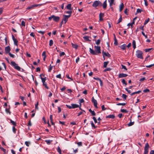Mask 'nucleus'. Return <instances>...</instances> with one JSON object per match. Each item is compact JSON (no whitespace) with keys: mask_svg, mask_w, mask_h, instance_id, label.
Listing matches in <instances>:
<instances>
[{"mask_svg":"<svg viewBox=\"0 0 154 154\" xmlns=\"http://www.w3.org/2000/svg\"><path fill=\"white\" fill-rule=\"evenodd\" d=\"M102 53L103 57H104L105 56H107L108 57H111L110 54H109L108 52L106 53L104 52V51H103Z\"/></svg>","mask_w":154,"mask_h":154,"instance_id":"1a4fd4ad","label":"nucleus"},{"mask_svg":"<svg viewBox=\"0 0 154 154\" xmlns=\"http://www.w3.org/2000/svg\"><path fill=\"white\" fill-rule=\"evenodd\" d=\"M102 4L99 1H95L93 3L92 6L95 8L99 6H101Z\"/></svg>","mask_w":154,"mask_h":154,"instance_id":"7ed1b4c3","label":"nucleus"},{"mask_svg":"<svg viewBox=\"0 0 154 154\" xmlns=\"http://www.w3.org/2000/svg\"><path fill=\"white\" fill-rule=\"evenodd\" d=\"M91 125L92 128H93L94 129H95L97 128L96 126H95L94 124V123L92 121L91 122Z\"/></svg>","mask_w":154,"mask_h":154,"instance_id":"2f4dec72","label":"nucleus"},{"mask_svg":"<svg viewBox=\"0 0 154 154\" xmlns=\"http://www.w3.org/2000/svg\"><path fill=\"white\" fill-rule=\"evenodd\" d=\"M48 20L51 21L53 19V21L56 22H58L60 20V18L59 17L56 16L54 15H51L48 18Z\"/></svg>","mask_w":154,"mask_h":154,"instance_id":"f03ea898","label":"nucleus"},{"mask_svg":"<svg viewBox=\"0 0 154 154\" xmlns=\"http://www.w3.org/2000/svg\"><path fill=\"white\" fill-rule=\"evenodd\" d=\"M126 104L125 103H118L116 104L117 105L120 106V105H122V106H125Z\"/></svg>","mask_w":154,"mask_h":154,"instance_id":"a18cd8bd","label":"nucleus"},{"mask_svg":"<svg viewBox=\"0 0 154 154\" xmlns=\"http://www.w3.org/2000/svg\"><path fill=\"white\" fill-rule=\"evenodd\" d=\"M124 7V5L123 3H122L119 6V11H121L123 9Z\"/></svg>","mask_w":154,"mask_h":154,"instance_id":"412c9836","label":"nucleus"},{"mask_svg":"<svg viewBox=\"0 0 154 154\" xmlns=\"http://www.w3.org/2000/svg\"><path fill=\"white\" fill-rule=\"evenodd\" d=\"M134 122H131H131L128 124V126H131L133 125L134 124Z\"/></svg>","mask_w":154,"mask_h":154,"instance_id":"7c9ffc66","label":"nucleus"},{"mask_svg":"<svg viewBox=\"0 0 154 154\" xmlns=\"http://www.w3.org/2000/svg\"><path fill=\"white\" fill-rule=\"evenodd\" d=\"M122 82L123 84H125L126 85H127V84L125 80L124 79H122Z\"/></svg>","mask_w":154,"mask_h":154,"instance_id":"79ce46f5","label":"nucleus"},{"mask_svg":"<svg viewBox=\"0 0 154 154\" xmlns=\"http://www.w3.org/2000/svg\"><path fill=\"white\" fill-rule=\"evenodd\" d=\"M141 91H136V92H133L130 95L131 96H132L135 94H139L140 93H141Z\"/></svg>","mask_w":154,"mask_h":154,"instance_id":"b1692460","label":"nucleus"},{"mask_svg":"<svg viewBox=\"0 0 154 154\" xmlns=\"http://www.w3.org/2000/svg\"><path fill=\"white\" fill-rule=\"evenodd\" d=\"M56 77L57 78H58L60 79H61V75L60 74H59L58 75H57Z\"/></svg>","mask_w":154,"mask_h":154,"instance_id":"680f3d73","label":"nucleus"},{"mask_svg":"<svg viewBox=\"0 0 154 154\" xmlns=\"http://www.w3.org/2000/svg\"><path fill=\"white\" fill-rule=\"evenodd\" d=\"M71 45H72V48H75V49H77L78 48V45L76 44H74L73 43H72Z\"/></svg>","mask_w":154,"mask_h":154,"instance_id":"5701e85b","label":"nucleus"},{"mask_svg":"<svg viewBox=\"0 0 154 154\" xmlns=\"http://www.w3.org/2000/svg\"><path fill=\"white\" fill-rule=\"evenodd\" d=\"M38 32L39 33L41 34L42 35H43L45 32V31H38Z\"/></svg>","mask_w":154,"mask_h":154,"instance_id":"603ef678","label":"nucleus"},{"mask_svg":"<svg viewBox=\"0 0 154 154\" xmlns=\"http://www.w3.org/2000/svg\"><path fill=\"white\" fill-rule=\"evenodd\" d=\"M11 64L12 66H14V68L18 71H20V66H18L14 62L11 61Z\"/></svg>","mask_w":154,"mask_h":154,"instance_id":"39448f33","label":"nucleus"},{"mask_svg":"<svg viewBox=\"0 0 154 154\" xmlns=\"http://www.w3.org/2000/svg\"><path fill=\"white\" fill-rule=\"evenodd\" d=\"M122 15H120V17L119 18V21L117 23V24H119V23L120 22H121L122 21Z\"/></svg>","mask_w":154,"mask_h":154,"instance_id":"a19ab883","label":"nucleus"},{"mask_svg":"<svg viewBox=\"0 0 154 154\" xmlns=\"http://www.w3.org/2000/svg\"><path fill=\"white\" fill-rule=\"evenodd\" d=\"M102 5L103 6V8L104 9H105L107 7L106 0L103 2Z\"/></svg>","mask_w":154,"mask_h":154,"instance_id":"dca6fc26","label":"nucleus"},{"mask_svg":"<svg viewBox=\"0 0 154 154\" xmlns=\"http://www.w3.org/2000/svg\"><path fill=\"white\" fill-rule=\"evenodd\" d=\"M90 113L92 116H95L96 115V113L94 111H92Z\"/></svg>","mask_w":154,"mask_h":154,"instance_id":"864d4df0","label":"nucleus"},{"mask_svg":"<svg viewBox=\"0 0 154 154\" xmlns=\"http://www.w3.org/2000/svg\"><path fill=\"white\" fill-rule=\"evenodd\" d=\"M142 34L146 38H148L147 35H145L144 33L143 32H142Z\"/></svg>","mask_w":154,"mask_h":154,"instance_id":"0e129e2a","label":"nucleus"},{"mask_svg":"<svg viewBox=\"0 0 154 154\" xmlns=\"http://www.w3.org/2000/svg\"><path fill=\"white\" fill-rule=\"evenodd\" d=\"M25 144L27 146H29L30 144V143L29 142L26 141L25 142Z\"/></svg>","mask_w":154,"mask_h":154,"instance_id":"ea45409f","label":"nucleus"},{"mask_svg":"<svg viewBox=\"0 0 154 154\" xmlns=\"http://www.w3.org/2000/svg\"><path fill=\"white\" fill-rule=\"evenodd\" d=\"M42 74H40V78L42 80V83H45V81L46 80V77H45L44 78H42L41 76Z\"/></svg>","mask_w":154,"mask_h":154,"instance_id":"6ab92c4d","label":"nucleus"},{"mask_svg":"<svg viewBox=\"0 0 154 154\" xmlns=\"http://www.w3.org/2000/svg\"><path fill=\"white\" fill-rule=\"evenodd\" d=\"M109 63V62L108 61H106V62H104L103 63V67L104 68L106 67L107 66Z\"/></svg>","mask_w":154,"mask_h":154,"instance_id":"bb28decb","label":"nucleus"},{"mask_svg":"<svg viewBox=\"0 0 154 154\" xmlns=\"http://www.w3.org/2000/svg\"><path fill=\"white\" fill-rule=\"evenodd\" d=\"M143 54L142 51L140 50H137L136 52V55L138 58L143 59L142 56Z\"/></svg>","mask_w":154,"mask_h":154,"instance_id":"20e7f679","label":"nucleus"},{"mask_svg":"<svg viewBox=\"0 0 154 154\" xmlns=\"http://www.w3.org/2000/svg\"><path fill=\"white\" fill-rule=\"evenodd\" d=\"M126 45L125 44H123V45L119 46L121 49L125 50L126 49Z\"/></svg>","mask_w":154,"mask_h":154,"instance_id":"2eb2a0df","label":"nucleus"},{"mask_svg":"<svg viewBox=\"0 0 154 154\" xmlns=\"http://www.w3.org/2000/svg\"><path fill=\"white\" fill-rule=\"evenodd\" d=\"M53 44V42L52 40H50L49 41V45L50 46H52Z\"/></svg>","mask_w":154,"mask_h":154,"instance_id":"c9c22d12","label":"nucleus"},{"mask_svg":"<svg viewBox=\"0 0 154 154\" xmlns=\"http://www.w3.org/2000/svg\"><path fill=\"white\" fill-rule=\"evenodd\" d=\"M100 39H98L97 40V42H96V44L97 45H98L100 44Z\"/></svg>","mask_w":154,"mask_h":154,"instance_id":"3c124183","label":"nucleus"},{"mask_svg":"<svg viewBox=\"0 0 154 154\" xmlns=\"http://www.w3.org/2000/svg\"><path fill=\"white\" fill-rule=\"evenodd\" d=\"M77 144H78L79 146H82V143L81 142H78L77 143Z\"/></svg>","mask_w":154,"mask_h":154,"instance_id":"5fc2aeb1","label":"nucleus"},{"mask_svg":"<svg viewBox=\"0 0 154 154\" xmlns=\"http://www.w3.org/2000/svg\"><path fill=\"white\" fill-rule=\"evenodd\" d=\"M93 119L94 121V122L95 123H97V120L96 118L95 117H93Z\"/></svg>","mask_w":154,"mask_h":154,"instance_id":"13d9d810","label":"nucleus"},{"mask_svg":"<svg viewBox=\"0 0 154 154\" xmlns=\"http://www.w3.org/2000/svg\"><path fill=\"white\" fill-rule=\"evenodd\" d=\"M79 102L80 104V106H81V103H83L84 102V100L83 99H81L79 100Z\"/></svg>","mask_w":154,"mask_h":154,"instance_id":"e433bc0d","label":"nucleus"},{"mask_svg":"<svg viewBox=\"0 0 154 154\" xmlns=\"http://www.w3.org/2000/svg\"><path fill=\"white\" fill-rule=\"evenodd\" d=\"M128 76V75L123 73H120L119 75V78H122L126 77Z\"/></svg>","mask_w":154,"mask_h":154,"instance_id":"ddd939ff","label":"nucleus"},{"mask_svg":"<svg viewBox=\"0 0 154 154\" xmlns=\"http://www.w3.org/2000/svg\"><path fill=\"white\" fill-rule=\"evenodd\" d=\"M121 112H122L127 113L128 111L126 110L125 109H123L121 110Z\"/></svg>","mask_w":154,"mask_h":154,"instance_id":"37998d69","label":"nucleus"},{"mask_svg":"<svg viewBox=\"0 0 154 154\" xmlns=\"http://www.w3.org/2000/svg\"><path fill=\"white\" fill-rule=\"evenodd\" d=\"M71 105L72 106V109H75L79 107V105L77 104H72Z\"/></svg>","mask_w":154,"mask_h":154,"instance_id":"a211bd4d","label":"nucleus"},{"mask_svg":"<svg viewBox=\"0 0 154 154\" xmlns=\"http://www.w3.org/2000/svg\"><path fill=\"white\" fill-rule=\"evenodd\" d=\"M142 11V10L141 9H140L139 8H138L137 9V12L136 14H137L139 13H141V12Z\"/></svg>","mask_w":154,"mask_h":154,"instance_id":"473e14b6","label":"nucleus"},{"mask_svg":"<svg viewBox=\"0 0 154 154\" xmlns=\"http://www.w3.org/2000/svg\"><path fill=\"white\" fill-rule=\"evenodd\" d=\"M101 108L103 111H104L106 109L105 108L104 105H103L102 106Z\"/></svg>","mask_w":154,"mask_h":154,"instance_id":"052dcab7","label":"nucleus"},{"mask_svg":"<svg viewBox=\"0 0 154 154\" xmlns=\"http://www.w3.org/2000/svg\"><path fill=\"white\" fill-rule=\"evenodd\" d=\"M149 20H150V19H149V18H148V19L147 20H145V22H144V25H146L149 21Z\"/></svg>","mask_w":154,"mask_h":154,"instance_id":"4c0bfd02","label":"nucleus"},{"mask_svg":"<svg viewBox=\"0 0 154 154\" xmlns=\"http://www.w3.org/2000/svg\"><path fill=\"white\" fill-rule=\"evenodd\" d=\"M10 123H11L13 125H14V126H16L17 124L16 122L13 121L11 119H10Z\"/></svg>","mask_w":154,"mask_h":154,"instance_id":"393cba45","label":"nucleus"},{"mask_svg":"<svg viewBox=\"0 0 154 154\" xmlns=\"http://www.w3.org/2000/svg\"><path fill=\"white\" fill-rule=\"evenodd\" d=\"M115 116L114 115H110L106 116V118H111L114 119L115 118Z\"/></svg>","mask_w":154,"mask_h":154,"instance_id":"4468645a","label":"nucleus"},{"mask_svg":"<svg viewBox=\"0 0 154 154\" xmlns=\"http://www.w3.org/2000/svg\"><path fill=\"white\" fill-rule=\"evenodd\" d=\"M152 48H150L148 49H145V51L146 52H149L150 50L152 49Z\"/></svg>","mask_w":154,"mask_h":154,"instance_id":"8fccbe9b","label":"nucleus"},{"mask_svg":"<svg viewBox=\"0 0 154 154\" xmlns=\"http://www.w3.org/2000/svg\"><path fill=\"white\" fill-rule=\"evenodd\" d=\"M57 151V152L60 153V154H61L62 151L60 147L59 146L58 147Z\"/></svg>","mask_w":154,"mask_h":154,"instance_id":"72a5a7b5","label":"nucleus"},{"mask_svg":"<svg viewBox=\"0 0 154 154\" xmlns=\"http://www.w3.org/2000/svg\"><path fill=\"white\" fill-rule=\"evenodd\" d=\"M12 131H13V132L14 133H16V129L15 128V126H13V127H12Z\"/></svg>","mask_w":154,"mask_h":154,"instance_id":"49530a36","label":"nucleus"},{"mask_svg":"<svg viewBox=\"0 0 154 154\" xmlns=\"http://www.w3.org/2000/svg\"><path fill=\"white\" fill-rule=\"evenodd\" d=\"M30 35L33 37H35V35L34 34L33 32H31L30 33Z\"/></svg>","mask_w":154,"mask_h":154,"instance_id":"69168bd1","label":"nucleus"},{"mask_svg":"<svg viewBox=\"0 0 154 154\" xmlns=\"http://www.w3.org/2000/svg\"><path fill=\"white\" fill-rule=\"evenodd\" d=\"M104 16V14L103 13H100L99 15V20L102 21L103 20V17Z\"/></svg>","mask_w":154,"mask_h":154,"instance_id":"9b49d317","label":"nucleus"},{"mask_svg":"<svg viewBox=\"0 0 154 154\" xmlns=\"http://www.w3.org/2000/svg\"><path fill=\"white\" fill-rule=\"evenodd\" d=\"M43 85L45 86V88L47 89H48L49 88V87H48L47 85V84L45 82V83H43Z\"/></svg>","mask_w":154,"mask_h":154,"instance_id":"f704fd0d","label":"nucleus"},{"mask_svg":"<svg viewBox=\"0 0 154 154\" xmlns=\"http://www.w3.org/2000/svg\"><path fill=\"white\" fill-rule=\"evenodd\" d=\"M9 55L12 58H14V55L11 54V53H9Z\"/></svg>","mask_w":154,"mask_h":154,"instance_id":"6e6d98bb","label":"nucleus"},{"mask_svg":"<svg viewBox=\"0 0 154 154\" xmlns=\"http://www.w3.org/2000/svg\"><path fill=\"white\" fill-rule=\"evenodd\" d=\"M11 50L10 47L9 46L5 48V51L7 54L9 53Z\"/></svg>","mask_w":154,"mask_h":154,"instance_id":"f8f14e48","label":"nucleus"},{"mask_svg":"<svg viewBox=\"0 0 154 154\" xmlns=\"http://www.w3.org/2000/svg\"><path fill=\"white\" fill-rule=\"evenodd\" d=\"M94 50L91 48H89V52L91 54L93 55H97L101 53L100 46H94Z\"/></svg>","mask_w":154,"mask_h":154,"instance_id":"f257e3e1","label":"nucleus"},{"mask_svg":"<svg viewBox=\"0 0 154 154\" xmlns=\"http://www.w3.org/2000/svg\"><path fill=\"white\" fill-rule=\"evenodd\" d=\"M70 17V15H64L63 17L62 20V21L64 22V23H66L68 20V18Z\"/></svg>","mask_w":154,"mask_h":154,"instance_id":"0eeeda50","label":"nucleus"},{"mask_svg":"<svg viewBox=\"0 0 154 154\" xmlns=\"http://www.w3.org/2000/svg\"><path fill=\"white\" fill-rule=\"evenodd\" d=\"M53 66L51 65V64L49 66V68L48 69V71L49 72H51V70L52 69Z\"/></svg>","mask_w":154,"mask_h":154,"instance_id":"c03bdc74","label":"nucleus"},{"mask_svg":"<svg viewBox=\"0 0 154 154\" xmlns=\"http://www.w3.org/2000/svg\"><path fill=\"white\" fill-rule=\"evenodd\" d=\"M149 146L148 143H146L144 147V151L143 154H148Z\"/></svg>","mask_w":154,"mask_h":154,"instance_id":"423d86ee","label":"nucleus"},{"mask_svg":"<svg viewBox=\"0 0 154 154\" xmlns=\"http://www.w3.org/2000/svg\"><path fill=\"white\" fill-rule=\"evenodd\" d=\"M71 7V4H69L66 6V9H68V10L71 11L72 10Z\"/></svg>","mask_w":154,"mask_h":154,"instance_id":"4be33fe9","label":"nucleus"},{"mask_svg":"<svg viewBox=\"0 0 154 154\" xmlns=\"http://www.w3.org/2000/svg\"><path fill=\"white\" fill-rule=\"evenodd\" d=\"M0 149L5 153L6 152V149H4L3 147H2Z\"/></svg>","mask_w":154,"mask_h":154,"instance_id":"e2e57ef3","label":"nucleus"},{"mask_svg":"<svg viewBox=\"0 0 154 154\" xmlns=\"http://www.w3.org/2000/svg\"><path fill=\"white\" fill-rule=\"evenodd\" d=\"M154 66V64H151V65H148V66H146V67L147 68H150Z\"/></svg>","mask_w":154,"mask_h":154,"instance_id":"774afa93","label":"nucleus"},{"mask_svg":"<svg viewBox=\"0 0 154 154\" xmlns=\"http://www.w3.org/2000/svg\"><path fill=\"white\" fill-rule=\"evenodd\" d=\"M109 6L110 7H111L112 5H115V3H114V0H110L109 1Z\"/></svg>","mask_w":154,"mask_h":154,"instance_id":"aec40b11","label":"nucleus"},{"mask_svg":"<svg viewBox=\"0 0 154 154\" xmlns=\"http://www.w3.org/2000/svg\"><path fill=\"white\" fill-rule=\"evenodd\" d=\"M5 111L7 113H9V114H10L11 112L10 111V110L9 109L6 108L5 109Z\"/></svg>","mask_w":154,"mask_h":154,"instance_id":"de8ad7c7","label":"nucleus"},{"mask_svg":"<svg viewBox=\"0 0 154 154\" xmlns=\"http://www.w3.org/2000/svg\"><path fill=\"white\" fill-rule=\"evenodd\" d=\"M125 90L128 93L130 94L131 93V90H128V88H125Z\"/></svg>","mask_w":154,"mask_h":154,"instance_id":"4d7b16f0","label":"nucleus"},{"mask_svg":"<svg viewBox=\"0 0 154 154\" xmlns=\"http://www.w3.org/2000/svg\"><path fill=\"white\" fill-rule=\"evenodd\" d=\"M52 141V140H45V142L46 143L48 144L49 145L51 144V142Z\"/></svg>","mask_w":154,"mask_h":154,"instance_id":"c85d7f7f","label":"nucleus"},{"mask_svg":"<svg viewBox=\"0 0 154 154\" xmlns=\"http://www.w3.org/2000/svg\"><path fill=\"white\" fill-rule=\"evenodd\" d=\"M91 101H92V102L93 103L94 105L95 106V107L96 108H97V102L96 100L95 99H94V97H92Z\"/></svg>","mask_w":154,"mask_h":154,"instance_id":"6e6552de","label":"nucleus"},{"mask_svg":"<svg viewBox=\"0 0 154 154\" xmlns=\"http://www.w3.org/2000/svg\"><path fill=\"white\" fill-rule=\"evenodd\" d=\"M132 45L134 49H135L136 48V42L134 40H133V41Z\"/></svg>","mask_w":154,"mask_h":154,"instance_id":"c756f323","label":"nucleus"},{"mask_svg":"<svg viewBox=\"0 0 154 154\" xmlns=\"http://www.w3.org/2000/svg\"><path fill=\"white\" fill-rule=\"evenodd\" d=\"M35 6H34V5H31L30 6H29L28 7L26 8V9H27V10H29V9H32L34 8L35 7Z\"/></svg>","mask_w":154,"mask_h":154,"instance_id":"cd10ccee","label":"nucleus"},{"mask_svg":"<svg viewBox=\"0 0 154 154\" xmlns=\"http://www.w3.org/2000/svg\"><path fill=\"white\" fill-rule=\"evenodd\" d=\"M12 38L13 40L14 41V45L17 46V43L18 42V41L15 38L14 35H12Z\"/></svg>","mask_w":154,"mask_h":154,"instance_id":"9d476101","label":"nucleus"},{"mask_svg":"<svg viewBox=\"0 0 154 154\" xmlns=\"http://www.w3.org/2000/svg\"><path fill=\"white\" fill-rule=\"evenodd\" d=\"M38 102H37L36 104H35V109L38 110Z\"/></svg>","mask_w":154,"mask_h":154,"instance_id":"09e8293b","label":"nucleus"},{"mask_svg":"<svg viewBox=\"0 0 154 154\" xmlns=\"http://www.w3.org/2000/svg\"><path fill=\"white\" fill-rule=\"evenodd\" d=\"M113 35H115V38L114 39V44L115 45H117L118 44L117 40L116 38L115 34L114 33L113 34Z\"/></svg>","mask_w":154,"mask_h":154,"instance_id":"f3484780","label":"nucleus"},{"mask_svg":"<svg viewBox=\"0 0 154 154\" xmlns=\"http://www.w3.org/2000/svg\"><path fill=\"white\" fill-rule=\"evenodd\" d=\"M143 91V92H144L145 93H146L147 92H149L150 91H149V89H146L144 90Z\"/></svg>","mask_w":154,"mask_h":154,"instance_id":"bf43d9fd","label":"nucleus"},{"mask_svg":"<svg viewBox=\"0 0 154 154\" xmlns=\"http://www.w3.org/2000/svg\"><path fill=\"white\" fill-rule=\"evenodd\" d=\"M21 25L25 26V23L24 21H22L21 22Z\"/></svg>","mask_w":154,"mask_h":154,"instance_id":"338daca9","label":"nucleus"},{"mask_svg":"<svg viewBox=\"0 0 154 154\" xmlns=\"http://www.w3.org/2000/svg\"><path fill=\"white\" fill-rule=\"evenodd\" d=\"M83 38L86 41H90V40L89 39V37L88 36H84L83 37Z\"/></svg>","mask_w":154,"mask_h":154,"instance_id":"a878e982","label":"nucleus"},{"mask_svg":"<svg viewBox=\"0 0 154 154\" xmlns=\"http://www.w3.org/2000/svg\"><path fill=\"white\" fill-rule=\"evenodd\" d=\"M122 97L124 100H125L126 99L127 96L125 94H122Z\"/></svg>","mask_w":154,"mask_h":154,"instance_id":"58836bf2","label":"nucleus"}]
</instances>
